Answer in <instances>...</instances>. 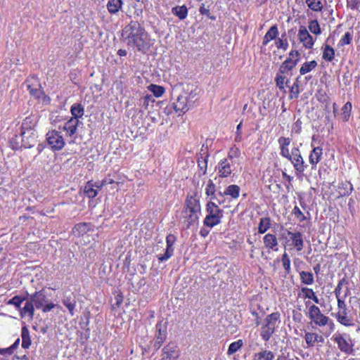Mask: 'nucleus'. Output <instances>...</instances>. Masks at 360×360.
Here are the masks:
<instances>
[{
	"instance_id": "44",
	"label": "nucleus",
	"mask_w": 360,
	"mask_h": 360,
	"mask_svg": "<svg viewBox=\"0 0 360 360\" xmlns=\"http://www.w3.org/2000/svg\"><path fill=\"white\" fill-rule=\"evenodd\" d=\"M9 144L10 147L15 150L23 148L20 134L19 136L15 135L11 138L9 141Z\"/></svg>"
},
{
	"instance_id": "36",
	"label": "nucleus",
	"mask_w": 360,
	"mask_h": 360,
	"mask_svg": "<svg viewBox=\"0 0 360 360\" xmlns=\"http://www.w3.org/2000/svg\"><path fill=\"white\" fill-rule=\"evenodd\" d=\"M70 112L72 115L71 118L79 120L84 115V107L79 103H75L71 106Z\"/></svg>"
},
{
	"instance_id": "22",
	"label": "nucleus",
	"mask_w": 360,
	"mask_h": 360,
	"mask_svg": "<svg viewBox=\"0 0 360 360\" xmlns=\"http://www.w3.org/2000/svg\"><path fill=\"white\" fill-rule=\"evenodd\" d=\"M322 148L319 146L314 147L309 156V161L312 165V168L315 167L318 162H320L322 157Z\"/></svg>"
},
{
	"instance_id": "9",
	"label": "nucleus",
	"mask_w": 360,
	"mask_h": 360,
	"mask_svg": "<svg viewBox=\"0 0 360 360\" xmlns=\"http://www.w3.org/2000/svg\"><path fill=\"white\" fill-rule=\"evenodd\" d=\"M193 106V101H190L188 96L179 95L176 101L174 103L173 108L176 112L184 114L190 108Z\"/></svg>"
},
{
	"instance_id": "57",
	"label": "nucleus",
	"mask_w": 360,
	"mask_h": 360,
	"mask_svg": "<svg viewBox=\"0 0 360 360\" xmlns=\"http://www.w3.org/2000/svg\"><path fill=\"white\" fill-rule=\"evenodd\" d=\"M352 39V34L349 32H347L339 41V44L341 46L349 44L351 43Z\"/></svg>"
},
{
	"instance_id": "17",
	"label": "nucleus",
	"mask_w": 360,
	"mask_h": 360,
	"mask_svg": "<svg viewBox=\"0 0 360 360\" xmlns=\"http://www.w3.org/2000/svg\"><path fill=\"white\" fill-rule=\"evenodd\" d=\"M288 236L290 237L292 240V245L295 247L297 251H301L304 248L303 235L301 232H291L286 230Z\"/></svg>"
},
{
	"instance_id": "45",
	"label": "nucleus",
	"mask_w": 360,
	"mask_h": 360,
	"mask_svg": "<svg viewBox=\"0 0 360 360\" xmlns=\"http://www.w3.org/2000/svg\"><path fill=\"white\" fill-rule=\"evenodd\" d=\"M301 291L304 294V298L312 300L315 303L319 304V299L311 288H302Z\"/></svg>"
},
{
	"instance_id": "25",
	"label": "nucleus",
	"mask_w": 360,
	"mask_h": 360,
	"mask_svg": "<svg viewBox=\"0 0 360 360\" xmlns=\"http://www.w3.org/2000/svg\"><path fill=\"white\" fill-rule=\"evenodd\" d=\"M278 35V30L276 25L271 26L267 32L265 34L262 39V45L266 46L269 41L274 39H276Z\"/></svg>"
},
{
	"instance_id": "16",
	"label": "nucleus",
	"mask_w": 360,
	"mask_h": 360,
	"mask_svg": "<svg viewBox=\"0 0 360 360\" xmlns=\"http://www.w3.org/2000/svg\"><path fill=\"white\" fill-rule=\"evenodd\" d=\"M158 334L156 335V340L154 342L153 347L155 351H158L165 341L167 338L166 328H162V323L161 321L158 322L155 326Z\"/></svg>"
},
{
	"instance_id": "5",
	"label": "nucleus",
	"mask_w": 360,
	"mask_h": 360,
	"mask_svg": "<svg viewBox=\"0 0 360 360\" xmlns=\"http://www.w3.org/2000/svg\"><path fill=\"white\" fill-rule=\"evenodd\" d=\"M333 340L342 352L347 355L354 354L353 340L348 334L336 333L333 335Z\"/></svg>"
},
{
	"instance_id": "12",
	"label": "nucleus",
	"mask_w": 360,
	"mask_h": 360,
	"mask_svg": "<svg viewBox=\"0 0 360 360\" xmlns=\"http://www.w3.org/2000/svg\"><path fill=\"white\" fill-rule=\"evenodd\" d=\"M27 296H28L37 309H41L45 303L48 302L46 292L44 289L36 291L32 295L27 293Z\"/></svg>"
},
{
	"instance_id": "41",
	"label": "nucleus",
	"mask_w": 360,
	"mask_h": 360,
	"mask_svg": "<svg viewBox=\"0 0 360 360\" xmlns=\"http://www.w3.org/2000/svg\"><path fill=\"white\" fill-rule=\"evenodd\" d=\"M300 78V76L297 77L294 82L293 84L290 87V95H289V99H295L297 98L300 94V84H299V79Z\"/></svg>"
},
{
	"instance_id": "1",
	"label": "nucleus",
	"mask_w": 360,
	"mask_h": 360,
	"mask_svg": "<svg viewBox=\"0 0 360 360\" xmlns=\"http://www.w3.org/2000/svg\"><path fill=\"white\" fill-rule=\"evenodd\" d=\"M120 39L127 47L146 53L150 47V36L137 20H131L121 31Z\"/></svg>"
},
{
	"instance_id": "43",
	"label": "nucleus",
	"mask_w": 360,
	"mask_h": 360,
	"mask_svg": "<svg viewBox=\"0 0 360 360\" xmlns=\"http://www.w3.org/2000/svg\"><path fill=\"white\" fill-rule=\"evenodd\" d=\"M271 226V220L269 217H262L260 219L259 226H258V232L259 233H264Z\"/></svg>"
},
{
	"instance_id": "39",
	"label": "nucleus",
	"mask_w": 360,
	"mask_h": 360,
	"mask_svg": "<svg viewBox=\"0 0 360 360\" xmlns=\"http://www.w3.org/2000/svg\"><path fill=\"white\" fill-rule=\"evenodd\" d=\"M316 66L317 62L314 60L304 63L300 69V75H306L307 73L314 70Z\"/></svg>"
},
{
	"instance_id": "13",
	"label": "nucleus",
	"mask_w": 360,
	"mask_h": 360,
	"mask_svg": "<svg viewBox=\"0 0 360 360\" xmlns=\"http://www.w3.org/2000/svg\"><path fill=\"white\" fill-rule=\"evenodd\" d=\"M179 356L178 347L173 342H169L162 349V360H176Z\"/></svg>"
},
{
	"instance_id": "31",
	"label": "nucleus",
	"mask_w": 360,
	"mask_h": 360,
	"mask_svg": "<svg viewBox=\"0 0 360 360\" xmlns=\"http://www.w3.org/2000/svg\"><path fill=\"white\" fill-rule=\"evenodd\" d=\"M123 2L122 0H108L107 8L110 14L117 13L122 8Z\"/></svg>"
},
{
	"instance_id": "28",
	"label": "nucleus",
	"mask_w": 360,
	"mask_h": 360,
	"mask_svg": "<svg viewBox=\"0 0 360 360\" xmlns=\"http://www.w3.org/2000/svg\"><path fill=\"white\" fill-rule=\"evenodd\" d=\"M280 319V313L276 311L271 313V314H269L266 316V317L264 319V325L265 326L272 328L273 329H276V322Z\"/></svg>"
},
{
	"instance_id": "7",
	"label": "nucleus",
	"mask_w": 360,
	"mask_h": 360,
	"mask_svg": "<svg viewBox=\"0 0 360 360\" xmlns=\"http://www.w3.org/2000/svg\"><path fill=\"white\" fill-rule=\"evenodd\" d=\"M46 140L53 151L62 150L65 144L63 136L56 130L48 131L46 134Z\"/></svg>"
},
{
	"instance_id": "38",
	"label": "nucleus",
	"mask_w": 360,
	"mask_h": 360,
	"mask_svg": "<svg viewBox=\"0 0 360 360\" xmlns=\"http://www.w3.org/2000/svg\"><path fill=\"white\" fill-rule=\"evenodd\" d=\"M323 59L331 62L335 58V50L330 45L325 44L323 51Z\"/></svg>"
},
{
	"instance_id": "19",
	"label": "nucleus",
	"mask_w": 360,
	"mask_h": 360,
	"mask_svg": "<svg viewBox=\"0 0 360 360\" xmlns=\"http://www.w3.org/2000/svg\"><path fill=\"white\" fill-rule=\"evenodd\" d=\"M25 303L23 307H21L19 312L21 318L27 316L29 319L32 320L34 315V305L27 297L25 300Z\"/></svg>"
},
{
	"instance_id": "11",
	"label": "nucleus",
	"mask_w": 360,
	"mask_h": 360,
	"mask_svg": "<svg viewBox=\"0 0 360 360\" xmlns=\"http://www.w3.org/2000/svg\"><path fill=\"white\" fill-rule=\"evenodd\" d=\"M176 238V236L173 234H169L166 237V243L167 248L165 252L163 255H160L158 256V259L159 262H165L168 260L170 257L174 255V245L175 243Z\"/></svg>"
},
{
	"instance_id": "62",
	"label": "nucleus",
	"mask_w": 360,
	"mask_h": 360,
	"mask_svg": "<svg viewBox=\"0 0 360 360\" xmlns=\"http://www.w3.org/2000/svg\"><path fill=\"white\" fill-rule=\"evenodd\" d=\"M14 352V350L13 348L10 346L7 348H0V354L4 356H10L13 354Z\"/></svg>"
},
{
	"instance_id": "34",
	"label": "nucleus",
	"mask_w": 360,
	"mask_h": 360,
	"mask_svg": "<svg viewBox=\"0 0 360 360\" xmlns=\"http://www.w3.org/2000/svg\"><path fill=\"white\" fill-rule=\"evenodd\" d=\"M286 79V75L282 74L279 71L277 72L275 77V83L276 87L279 89V90L283 94L286 93V89L285 88V80Z\"/></svg>"
},
{
	"instance_id": "32",
	"label": "nucleus",
	"mask_w": 360,
	"mask_h": 360,
	"mask_svg": "<svg viewBox=\"0 0 360 360\" xmlns=\"http://www.w3.org/2000/svg\"><path fill=\"white\" fill-rule=\"evenodd\" d=\"M274 354L270 350H262L254 354L253 360H273Z\"/></svg>"
},
{
	"instance_id": "59",
	"label": "nucleus",
	"mask_w": 360,
	"mask_h": 360,
	"mask_svg": "<svg viewBox=\"0 0 360 360\" xmlns=\"http://www.w3.org/2000/svg\"><path fill=\"white\" fill-rule=\"evenodd\" d=\"M290 142L291 139L290 138H286L284 136H281L278 139V143L279 144L280 148L288 147L290 144Z\"/></svg>"
},
{
	"instance_id": "53",
	"label": "nucleus",
	"mask_w": 360,
	"mask_h": 360,
	"mask_svg": "<svg viewBox=\"0 0 360 360\" xmlns=\"http://www.w3.org/2000/svg\"><path fill=\"white\" fill-rule=\"evenodd\" d=\"M347 284H348V281L345 278H343L339 281L338 285L335 289V294L336 298L342 297V295H341L342 288L343 285H347Z\"/></svg>"
},
{
	"instance_id": "24",
	"label": "nucleus",
	"mask_w": 360,
	"mask_h": 360,
	"mask_svg": "<svg viewBox=\"0 0 360 360\" xmlns=\"http://www.w3.org/2000/svg\"><path fill=\"white\" fill-rule=\"evenodd\" d=\"M101 186L98 184H93L88 181L84 188V193L89 198H95L98 194V190L101 189Z\"/></svg>"
},
{
	"instance_id": "60",
	"label": "nucleus",
	"mask_w": 360,
	"mask_h": 360,
	"mask_svg": "<svg viewBox=\"0 0 360 360\" xmlns=\"http://www.w3.org/2000/svg\"><path fill=\"white\" fill-rule=\"evenodd\" d=\"M337 300H338V311L348 309L347 307V305H346V304L345 302L344 297H340V298L338 297V298H337Z\"/></svg>"
},
{
	"instance_id": "55",
	"label": "nucleus",
	"mask_w": 360,
	"mask_h": 360,
	"mask_svg": "<svg viewBox=\"0 0 360 360\" xmlns=\"http://www.w3.org/2000/svg\"><path fill=\"white\" fill-rule=\"evenodd\" d=\"M275 44L278 49H283V51H286L288 48V39H283L277 37L275 41Z\"/></svg>"
},
{
	"instance_id": "10",
	"label": "nucleus",
	"mask_w": 360,
	"mask_h": 360,
	"mask_svg": "<svg viewBox=\"0 0 360 360\" xmlns=\"http://www.w3.org/2000/svg\"><path fill=\"white\" fill-rule=\"evenodd\" d=\"M20 134L24 148H31L36 144L38 137L36 130L20 132Z\"/></svg>"
},
{
	"instance_id": "58",
	"label": "nucleus",
	"mask_w": 360,
	"mask_h": 360,
	"mask_svg": "<svg viewBox=\"0 0 360 360\" xmlns=\"http://www.w3.org/2000/svg\"><path fill=\"white\" fill-rule=\"evenodd\" d=\"M292 214L299 219L300 222L306 220V217L297 206H295L292 210Z\"/></svg>"
},
{
	"instance_id": "47",
	"label": "nucleus",
	"mask_w": 360,
	"mask_h": 360,
	"mask_svg": "<svg viewBox=\"0 0 360 360\" xmlns=\"http://www.w3.org/2000/svg\"><path fill=\"white\" fill-rule=\"evenodd\" d=\"M352 103L350 102H347L342 108L341 109V115L342 117L343 121L347 122L348 121L352 111Z\"/></svg>"
},
{
	"instance_id": "14",
	"label": "nucleus",
	"mask_w": 360,
	"mask_h": 360,
	"mask_svg": "<svg viewBox=\"0 0 360 360\" xmlns=\"http://www.w3.org/2000/svg\"><path fill=\"white\" fill-rule=\"evenodd\" d=\"M26 83L27 89L32 96L40 98L44 94L41 84L37 78L33 77L31 79H28Z\"/></svg>"
},
{
	"instance_id": "29",
	"label": "nucleus",
	"mask_w": 360,
	"mask_h": 360,
	"mask_svg": "<svg viewBox=\"0 0 360 360\" xmlns=\"http://www.w3.org/2000/svg\"><path fill=\"white\" fill-rule=\"evenodd\" d=\"M263 240L266 248L276 250V249H274V248L278 245V241L275 235L267 233L264 236Z\"/></svg>"
},
{
	"instance_id": "52",
	"label": "nucleus",
	"mask_w": 360,
	"mask_h": 360,
	"mask_svg": "<svg viewBox=\"0 0 360 360\" xmlns=\"http://www.w3.org/2000/svg\"><path fill=\"white\" fill-rule=\"evenodd\" d=\"M352 185L349 182L342 184V186L340 187V194L341 195H348L352 191Z\"/></svg>"
},
{
	"instance_id": "3",
	"label": "nucleus",
	"mask_w": 360,
	"mask_h": 360,
	"mask_svg": "<svg viewBox=\"0 0 360 360\" xmlns=\"http://www.w3.org/2000/svg\"><path fill=\"white\" fill-rule=\"evenodd\" d=\"M207 216L203 220L204 226L212 228L219 224L224 217V211L214 202L210 201L206 205Z\"/></svg>"
},
{
	"instance_id": "15",
	"label": "nucleus",
	"mask_w": 360,
	"mask_h": 360,
	"mask_svg": "<svg viewBox=\"0 0 360 360\" xmlns=\"http://www.w3.org/2000/svg\"><path fill=\"white\" fill-rule=\"evenodd\" d=\"M298 37L306 49H311L314 44L312 36L309 33L305 26H300L298 31Z\"/></svg>"
},
{
	"instance_id": "18",
	"label": "nucleus",
	"mask_w": 360,
	"mask_h": 360,
	"mask_svg": "<svg viewBox=\"0 0 360 360\" xmlns=\"http://www.w3.org/2000/svg\"><path fill=\"white\" fill-rule=\"evenodd\" d=\"M336 319L340 324L345 326H354V319L352 315L349 314L348 309L338 311Z\"/></svg>"
},
{
	"instance_id": "33",
	"label": "nucleus",
	"mask_w": 360,
	"mask_h": 360,
	"mask_svg": "<svg viewBox=\"0 0 360 360\" xmlns=\"http://www.w3.org/2000/svg\"><path fill=\"white\" fill-rule=\"evenodd\" d=\"M36 121L31 117H27L23 121L20 127V132L30 130H36Z\"/></svg>"
},
{
	"instance_id": "49",
	"label": "nucleus",
	"mask_w": 360,
	"mask_h": 360,
	"mask_svg": "<svg viewBox=\"0 0 360 360\" xmlns=\"http://www.w3.org/2000/svg\"><path fill=\"white\" fill-rule=\"evenodd\" d=\"M243 342L242 340H238L236 342H233L230 344L227 354L228 355H232L234 353H236L239 349H240L243 347Z\"/></svg>"
},
{
	"instance_id": "4",
	"label": "nucleus",
	"mask_w": 360,
	"mask_h": 360,
	"mask_svg": "<svg viewBox=\"0 0 360 360\" xmlns=\"http://www.w3.org/2000/svg\"><path fill=\"white\" fill-rule=\"evenodd\" d=\"M307 316L311 320V323H314L316 326L323 327L327 325L331 326L334 325L333 321L322 314L319 307L314 304L309 306Z\"/></svg>"
},
{
	"instance_id": "20",
	"label": "nucleus",
	"mask_w": 360,
	"mask_h": 360,
	"mask_svg": "<svg viewBox=\"0 0 360 360\" xmlns=\"http://www.w3.org/2000/svg\"><path fill=\"white\" fill-rule=\"evenodd\" d=\"M217 168L219 176L222 178L229 176L232 172L231 163L227 158L221 160Z\"/></svg>"
},
{
	"instance_id": "27",
	"label": "nucleus",
	"mask_w": 360,
	"mask_h": 360,
	"mask_svg": "<svg viewBox=\"0 0 360 360\" xmlns=\"http://www.w3.org/2000/svg\"><path fill=\"white\" fill-rule=\"evenodd\" d=\"M21 338L22 347L24 349H28L32 344V340L30 335V330L27 326H24L21 328Z\"/></svg>"
},
{
	"instance_id": "2",
	"label": "nucleus",
	"mask_w": 360,
	"mask_h": 360,
	"mask_svg": "<svg viewBox=\"0 0 360 360\" xmlns=\"http://www.w3.org/2000/svg\"><path fill=\"white\" fill-rule=\"evenodd\" d=\"M200 212L201 208L199 200L193 196H188L186 199L181 217L184 227L188 229L191 226L198 222Z\"/></svg>"
},
{
	"instance_id": "56",
	"label": "nucleus",
	"mask_w": 360,
	"mask_h": 360,
	"mask_svg": "<svg viewBox=\"0 0 360 360\" xmlns=\"http://www.w3.org/2000/svg\"><path fill=\"white\" fill-rule=\"evenodd\" d=\"M281 261L283 268L287 273H289L290 270V260L286 252H284V254L282 255Z\"/></svg>"
},
{
	"instance_id": "40",
	"label": "nucleus",
	"mask_w": 360,
	"mask_h": 360,
	"mask_svg": "<svg viewBox=\"0 0 360 360\" xmlns=\"http://www.w3.org/2000/svg\"><path fill=\"white\" fill-rule=\"evenodd\" d=\"M300 276L303 284L309 285L314 283V275L311 272L302 271L300 273Z\"/></svg>"
},
{
	"instance_id": "61",
	"label": "nucleus",
	"mask_w": 360,
	"mask_h": 360,
	"mask_svg": "<svg viewBox=\"0 0 360 360\" xmlns=\"http://www.w3.org/2000/svg\"><path fill=\"white\" fill-rule=\"evenodd\" d=\"M292 319L297 323H301L302 320V314L298 311L293 310Z\"/></svg>"
},
{
	"instance_id": "46",
	"label": "nucleus",
	"mask_w": 360,
	"mask_h": 360,
	"mask_svg": "<svg viewBox=\"0 0 360 360\" xmlns=\"http://www.w3.org/2000/svg\"><path fill=\"white\" fill-rule=\"evenodd\" d=\"M275 330L272 328H269L267 326H265L264 324L262 327V331L260 333V335L263 340L264 341H269L271 337V335L274 333Z\"/></svg>"
},
{
	"instance_id": "64",
	"label": "nucleus",
	"mask_w": 360,
	"mask_h": 360,
	"mask_svg": "<svg viewBox=\"0 0 360 360\" xmlns=\"http://www.w3.org/2000/svg\"><path fill=\"white\" fill-rule=\"evenodd\" d=\"M55 307V304L46 302L43 305V307L41 309L43 312L46 313L51 311Z\"/></svg>"
},
{
	"instance_id": "21",
	"label": "nucleus",
	"mask_w": 360,
	"mask_h": 360,
	"mask_svg": "<svg viewBox=\"0 0 360 360\" xmlns=\"http://www.w3.org/2000/svg\"><path fill=\"white\" fill-rule=\"evenodd\" d=\"M62 302L68 308L70 315L73 316L77 303L75 295L73 293L65 295Z\"/></svg>"
},
{
	"instance_id": "6",
	"label": "nucleus",
	"mask_w": 360,
	"mask_h": 360,
	"mask_svg": "<svg viewBox=\"0 0 360 360\" xmlns=\"http://www.w3.org/2000/svg\"><path fill=\"white\" fill-rule=\"evenodd\" d=\"M300 60V53L298 51L292 50L288 57L282 63L278 71L282 74L292 75V71Z\"/></svg>"
},
{
	"instance_id": "42",
	"label": "nucleus",
	"mask_w": 360,
	"mask_h": 360,
	"mask_svg": "<svg viewBox=\"0 0 360 360\" xmlns=\"http://www.w3.org/2000/svg\"><path fill=\"white\" fill-rule=\"evenodd\" d=\"M27 295L25 297L15 295L7 302V304L13 305L18 311H20V309L21 308L22 303L25 300H27Z\"/></svg>"
},
{
	"instance_id": "23",
	"label": "nucleus",
	"mask_w": 360,
	"mask_h": 360,
	"mask_svg": "<svg viewBox=\"0 0 360 360\" xmlns=\"http://www.w3.org/2000/svg\"><path fill=\"white\" fill-rule=\"evenodd\" d=\"M79 123V120L70 118L65 123L63 129L66 131L70 136H72L77 131Z\"/></svg>"
},
{
	"instance_id": "30",
	"label": "nucleus",
	"mask_w": 360,
	"mask_h": 360,
	"mask_svg": "<svg viewBox=\"0 0 360 360\" xmlns=\"http://www.w3.org/2000/svg\"><path fill=\"white\" fill-rule=\"evenodd\" d=\"M172 13L180 20H184L188 15V9L185 5L176 6L172 8Z\"/></svg>"
},
{
	"instance_id": "50",
	"label": "nucleus",
	"mask_w": 360,
	"mask_h": 360,
	"mask_svg": "<svg viewBox=\"0 0 360 360\" xmlns=\"http://www.w3.org/2000/svg\"><path fill=\"white\" fill-rule=\"evenodd\" d=\"M309 30L314 34H320L321 30L317 20H311L309 22Z\"/></svg>"
},
{
	"instance_id": "63",
	"label": "nucleus",
	"mask_w": 360,
	"mask_h": 360,
	"mask_svg": "<svg viewBox=\"0 0 360 360\" xmlns=\"http://www.w3.org/2000/svg\"><path fill=\"white\" fill-rule=\"evenodd\" d=\"M302 122L300 119H298L293 124L292 130L296 134H300L302 130Z\"/></svg>"
},
{
	"instance_id": "35",
	"label": "nucleus",
	"mask_w": 360,
	"mask_h": 360,
	"mask_svg": "<svg viewBox=\"0 0 360 360\" xmlns=\"http://www.w3.org/2000/svg\"><path fill=\"white\" fill-rule=\"evenodd\" d=\"M240 188L236 184L229 186L225 191L224 194L226 195H230L233 199H237L239 197Z\"/></svg>"
},
{
	"instance_id": "54",
	"label": "nucleus",
	"mask_w": 360,
	"mask_h": 360,
	"mask_svg": "<svg viewBox=\"0 0 360 360\" xmlns=\"http://www.w3.org/2000/svg\"><path fill=\"white\" fill-rule=\"evenodd\" d=\"M205 193L208 196H211L212 199L215 198V185L211 179L208 181Z\"/></svg>"
},
{
	"instance_id": "48",
	"label": "nucleus",
	"mask_w": 360,
	"mask_h": 360,
	"mask_svg": "<svg viewBox=\"0 0 360 360\" xmlns=\"http://www.w3.org/2000/svg\"><path fill=\"white\" fill-rule=\"evenodd\" d=\"M306 3L308 7L314 11L319 12L323 9V4L319 0H306Z\"/></svg>"
},
{
	"instance_id": "8",
	"label": "nucleus",
	"mask_w": 360,
	"mask_h": 360,
	"mask_svg": "<svg viewBox=\"0 0 360 360\" xmlns=\"http://www.w3.org/2000/svg\"><path fill=\"white\" fill-rule=\"evenodd\" d=\"M290 158L291 159H289V160L293 165L296 175L300 176L302 174L307 165L305 163L298 148H292Z\"/></svg>"
},
{
	"instance_id": "51",
	"label": "nucleus",
	"mask_w": 360,
	"mask_h": 360,
	"mask_svg": "<svg viewBox=\"0 0 360 360\" xmlns=\"http://www.w3.org/2000/svg\"><path fill=\"white\" fill-rule=\"evenodd\" d=\"M148 89L157 98L161 96L165 93V88L159 85L150 84Z\"/></svg>"
},
{
	"instance_id": "37",
	"label": "nucleus",
	"mask_w": 360,
	"mask_h": 360,
	"mask_svg": "<svg viewBox=\"0 0 360 360\" xmlns=\"http://www.w3.org/2000/svg\"><path fill=\"white\" fill-rule=\"evenodd\" d=\"M208 157V153H204L203 154H200V157H198V166L200 168V169L202 172V174H205L206 173Z\"/></svg>"
},
{
	"instance_id": "26",
	"label": "nucleus",
	"mask_w": 360,
	"mask_h": 360,
	"mask_svg": "<svg viewBox=\"0 0 360 360\" xmlns=\"http://www.w3.org/2000/svg\"><path fill=\"white\" fill-rule=\"evenodd\" d=\"M304 340L308 347H312L316 342H323V338L316 333L306 332Z\"/></svg>"
}]
</instances>
